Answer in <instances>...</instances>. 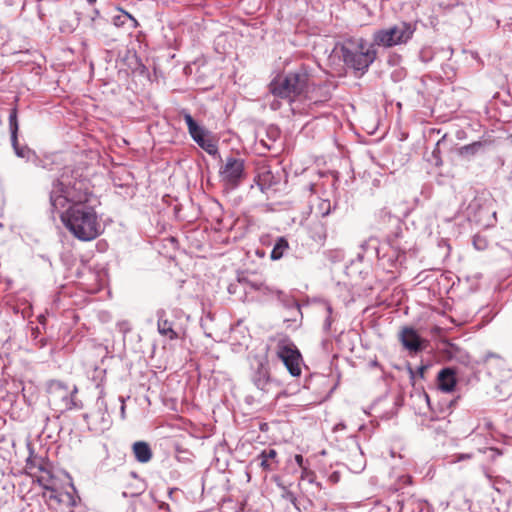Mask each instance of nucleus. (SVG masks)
Segmentation results:
<instances>
[{"label":"nucleus","instance_id":"1","mask_svg":"<svg viewBox=\"0 0 512 512\" xmlns=\"http://www.w3.org/2000/svg\"><path fill=\"white\" fill-rule=\"evenodd\" d=\"M86 179L64 172L52 184L50 204L67 230L80 241H92L103 231Z\"/></svg>","mask_w":512,"mask_h":512},{"label":"nucleus","instance_id":"2","mask_svg":"<svg viewBox=\"0 0 512 512\" xmlns=\"http://www.w3.org/2000/svg\"><path fill=\"white\" fill-rule=\"evenodd\" d=\"M309 82V68L301 65L284 76L276 77L271 81L269 87L272 95L284 99L292 114L295 115L306 112L304 106L297 104L298 99L308 100L310 104L323 103L330 99L329 89L326 85L309 90Z\"/></svg>","mask_w":512,"mask_h":512},{"label":"nucleus","instance_id":"3","mask_svg":"<svg viewBox=\"0 0 512 512\" xmlns=\"http://www.w3.org/2000/svg\"><path fill=\"white\" fill-rule=\"evenodd\" d=\"M344 63L355 71L364 74L377 57L375 45L363 38H351L341 46Z\"/></svg>","mask_w":512,"mask_h":512},{"label":"nucleus","instance_id":"4","mask_svg":"<svg viewBox=\"0 0 512 512\" xmlns=\"http://www.w3.org/2000/svg\"><path fill=\"white\" fill-rule=\"evenodd\" d=\"M416 31V25L409 22H400L389 27L377 29L373 32V45L391 48L407 44Z\"/></svg>","mask_w":512,"mask_h":512},{"label":"nucleus","instance_id":"5","mask_svg":"<svg viewBox=\"0 0 512 512\" xmlns=\"http://www.w3.org/2000/svg\"><path fill=\"white\" fill-rule=\"evenodd\" d=\"M77 387L69 389L60 381H52L48 387L49 401L59 411L80 409L81 403L76 399Z\"/></svg>","mask_w":512,"mask_h":512},{"label":"nucleus","instance_id":"6","mask_svg":"<svg viewBox=\"0 0 512 512\" xmlns=\"http://www.w3.org/2000/svg\"><path fill=\"white\" fill-rule=\"evenodd\" d=\"M276 354L292 376L297 377L301 374V354L288 337H282L278 340Z\"/></svg>","mask_w":512,"mask_h":512},{"label":"nucleus","instance_id":"7","mask_svg":"<svg viewBox=\"0 0 512 512\" xmlns=\"http://www.w3.org/2000/svg\"><path fill=\"white\" fill-rule=\"evenodd\" d=\"M251 381L255 387L263 393H270L278 382L270 375L269 364L265 358H256V366L252 368Z\"/></svg>","mask_w":512,"mask_h":512},{"label":"nucleus","instance_id":"8","mask_svg":"<svg viewBox=\"0 0 512 512\" xmlns=\"http://www.w3.org/2000/svg\"><path fill=\"white\" fill-rule=\"evenodd\" d=\"M220 177L231 187H237L245 177V161L242 158L229 156L220 168Z\"/></svg>","mask_w":512,"mask_h":512},{"label":"nucleus","instance_id":"9","mask_svg":"<svg viewBox=\"0 0 512 512\" xmlns=\"http://www.w3.org/2000/svg\"><path fill=\"white\" fill-rule=\"evenodd\" d=\"M9 129L11 133V143L15 154L27 160H30L31 157L35 156V153L27 146H20L18 143V119H17V109L13 108L9 113Z\"/></svg>","mask_w":512,"mask_h":512},{"label":"nucleus","instance_id":"10","mask_svg":"<svg viewBox=\"0 0 512 512\" xmlns=\"http://www.w3.org/2000/svg\"><path fill=\"white\" fill-rule=\"evenodd\" d=\"M399 339L409 352L417 353L423 349V340L417 331L411 327H404L400 332Z\"/></svg>","mask_w":512,"mask_h":512},{"label":"nucleus","instance_id":"11","mask_svg":"<svg viewBox=\"0 0 512 512\" xmlns=\"http://www.w3.org/2000/svg\"><path fill=\"white\" fill-rule=\"evenodd\" d=\"M252 463H257L265 472H274L279 466L278 452L273 448L264 449L257 455Z\"/></svg>","mask_w":512,"mask_h":512},{"label":"nucleus","instance_id":"12","mask_svg":"<svg viewBox=\"0 0 512 512\" xmlns=\"http://www.w3.org/2000/svg\"><path fill=\"white\" fill-rule=\"evenodd\" d=\"M157 330L160 335L167 337L169 340L178 339V333L173 328V323L168 320L166 311L159 309L156 312Z\"/></svg>","mask_w":512,"mask_h":512},{"label":"nucleus","instance_id":"13","mask_svg":"<svg viewBox=\"0 0 512 512\" xmlns=\"http://www.w3.org/2000/svg\"><path fill=\"white\" fill-rule=\"evenodd\" d=\"M438 387L441 391L452 392L456 386V375L452 368H443L437 376Z\"/></svg>","mask_w":512,"mask_h":512},{"label":"nucleus","instance_id":"14","mask_svg":"<svg viewBox=\"0 0 512 512\" xmlns=\"http://www.w3.org/2000/svg\"><path fill=\"white\" fill-rule=\"evenodd\" d=\"M32 477L35 478L37 483L43 488H51V485L57 483V479L52 471V465L49 461H46V465L41 467L39 474L33 475Z\"/></svg>","mask_w":512,"mask_h":512},{"label":"nucleus","instance_id":"15","mask_svg":"<svg viewBox=\"0 0 512 512\" xmlns=\"http://www.w3.org/2000/svg\"><path fill=\"white\" fill-rule=\"evenodd\" d=\"M132 451L135 459L139 463H148L153 457L152 449L145 441H137L133 443Z\"/></svg>","mask_w":512,"mask_h":512},{"label":"nucleus","instance_id":"16","mask_svg":"<svg viewBox=\"0 0 512 512\" xmlns=\"http://www.w3.org/2000/svg\"><path fill=\"white\" fill-rule=\"evenodd\" d=\"M193 140L209 155L217 156L219 154L217 142L212 137L210 131L204 133V135L197 136Z\"/></svg>","mask_w":512,"mask_h":512},{"label":"nucleus","instance_id":"17","mask_svg":"<svg viewBox=\"0 0 512 512\" xmlns=\"http://www.w3.org/2000/svg\"><path fill=\"white\" fill-rule=\"evenodd\" d=\"M193 140L209 155L217 156L219 154L217 142L212 137L210 131L204 133V135L197 136Z\"/></svg>","mask_w":512,"mask_h":512},{"label":"nucleus","instance_id":"18","mask_svg":"<svg viewBox=\"0 0 512 512\" xmlns=\"http://www.w3.org/2000/svg\"><path fill=\"white\" fill-rule=\"evenodd\" d=\"M289 248H290L289 242L285 237H283V236L277 237L275 240V243L273 245L271 254H270L271 260H273V261L280 260L287 253Z\"/></svg>","mask_w":512,"mask_h":512},{"label":"nucleus","instance_id":"19","mask_svg":"<svg viewBox=\"0 0 512 512\" xmlns=\"http://www.w3.org/2000/svg\"><path fill=\"white\" fill-rule=\"evenodd\" d=\"M182 115L192 139H196L197 136L204 135V133L208 132L203 126L197 124L189 112L182 111Z\"/></svg>","mask_w":512,"mask_h":512},{"label":"nucleus","instance_id":"20","mask_svg":"<svg viewBox=\"0 0 512 512\" xmlns=\"http://www.w3.org/2000/svg\"><path fill=\"white\" fill-rule=\"evenodd\" d=\"M46 461L47 460L45 458H43L41 456L33 455L31 453L30 456L26 460V465H25L26 472L31 477L33 475L39 474V472H41V467H43V465H46Z\"/></svg>","mask_w":512,"mask_h":512},{"label":"nucleus","instance_id":"21","mask_svg":"<svg viewBox=\"0 0 512 512\" xmlns=\"http://www.w3.org/2000/svg\"><path fill=\"white\" fill-rule=\"evenodd\" d=\"M239 285L243 288L245 292V300H254L256 297L254 295H251L249 298V294H252L253 292H257L258 289L261 288L262 281H253L248 280L245 278L239 279Z\"/></svg>","mask_w":512,"mask_h":512},{"label":"nucleus","instance_id":"22","mask_svg":"<svg viewBox=\"0 0 512 512\" xmlns=\"http://www.w3.org/2000/svg\"><path fill=\"white\" fill-rule=\"evenodd\" d=\"M257 293L261 296L270 297V296H276L277 299L283 303L286 302L287 295L274 287H271L264 282L261 283V288L258 289Z\"/></svg>","mask_w":512,"mask_h":512},{"label":"nucleus","instance_id":"23","mask_svg":"<svg viewBox=\"0 0 512 512\" xmlns=\"http://www.w3.org/2000/svg\"><path fill=\"white\" fill-rule=\"evenodd\" d=\"M75 493L76 489L73 485H71V491H65L61 493L59 504L75 507L80 501V498Z\"/></svg>","mask_w":512,"mask_h":512},{"label":"nucleus","instance_id":"24","mask_svg":"<svg viewBox=\"0 0 512 512\" xmlns=\"http://www.w3.org/2000/svg\"><path fill=\"white\" fill-rule=\"evenodd\" d=\"M313 209L317 216L326 217L331 212V202L327 199H317V203Z\"/></svg>","mask_w":512,"mask_h":512},{"label":"nucleus","instance_id":"25","mask_svg":"<svg viewBox=\"0 0 512 512\" xmlns=\"http://www.w3.org/2000/svg\"><path fill=\"white\" fill-rule=\"evenodd\" d=\"M45 489V492H44V496L50 500V501H55L56 503L59 504V499L61 498V491H58L57 489V483H55L54 485H51V488H44Z\"/></svg>","mask_w":512,"mask_h":512},{"label":"nucleus","instance_id":"26","mask_svg":"<svg viewBox=\"0 0 512 512\" xmlns=\"http://www.w3.org/2000/svg\"><path fill=\"white\" fill-rule=\"evenodd\" d=\"M473 246L476 250L478 251H483L485 249H487L488 247V240L485 236L483 235H480V234H476L474 237H473Z\"/></svg>","mask_w":512,"mask_h":512},{"label":"nucleus","instance_id":"27","mask_svg":"<svg viewBox=\"0 0 512 512\" xmlns=\"http://www.w3.org/2000/svg\"><path fill=\"white\" fill-rule=\"evenodd\" d=\"M127 18H131V14L124 10H121V14L113 17V24L117 27L124 26L126 21L128 20Z\"/></svg>","mask_w":512,"mask_h":512},{"label":"nucleus","instance_id":"28","mask_svg":"<svg viewBox=\"0 0 512 512\" xmlns=\"http://www.w3.org/2000/svg\"><path fill=\"white\" fill-rule=\"evenodd\" d=\"M326 312H327V317L325 319V322H324V328L326 330H329L330 327H331V324H332V318H331V315H332V312H333V309L331 307L330 304H326Z\"/></svg>","mask_w":512,"mask_h":512},{"label":"nucleus","instance_id":"29","mask_svg":"<svg viewBox=\"0 0 512 512\" xmlns=\"http://www.w3.org/2000/svg\"><path fill=\"white\" fill-rule=\"evenodd\" d=\"M281 100V98L274 96V99L269 104L270 108L274 111L279 110L282 106Z\"/></svg>","mask_w":512,"mask_h":512},{"label":"nucleus","instance_id":"30","mask_svg":"<svg viewBox=\"0 0 512 512\" xmlns=\"http://www.w3.org/2000/svg\"><path fill=\"white\" fill-rule=\"evenodd\" d=\"M478 144L475 143L473 145H466V146H463L461 147L460 149V153L461 154H465V153H473L474 152V149L475 147L477 146Z\"/></svg>","mask_w":512,"mask_h":512},{"label":"nucleus","instance_id":"31","mask_svg":"<svg viewBox=\"0 0 512 512\" xmlns=\"http://www.w3.org/2000/svg\"><path fill=\"white\" fill-rule=\"evenodd\" d=\"M295 461H296V463L298 464V466H299L303 471H306V470H307L306 466L304 465V458H303V456H302V455H299V454H298V455H296V456H295Z\"/></svg>","mask_w":512,"mask_h":512},{"label":"nucleus","instance_id":"32","mask_svg":"<svg viewBox=\"0 0 512 512\" xmlns=\"http://www.w3.org/2000/svg\"><path fill=\"white\" fill-rule=\"evenodd\" d=\"M491 358H496V359H501V356L496 354V353H493V352H487L484 356H483V361L484 362H488L489 359Z\"/></svg>","mask_w":512,"mask_h":512},{"label":"nucleus","instance_id":"33","mask_svg":"<svg viewBox=\"0 0 512 512\" xmlns=\"http://www.w3.org/2000/svg\"><path fill=\"white\" fill-rule=\"evenodd\" d=\"M470 458H471L470 454H458L456 456V460L455 461H462V460H466V459H470Z\"/></svg>","mask_w":512,"mask_h":512},{"label":"nucleus","instance_id":"34","mask_svg":"<svg viewBox=\"0 0 512 512\" xmlns=\"http://www.w3.org/2000/svg\"><path fill=\"white\" fill-rule=\"evenodd\" d=\"M119 400L121 401V417L124 419V418H125V403H124V398L121 396V397H119Z\"/></svg>","mask_w":512,"mask_h":512},{"label":"nucleus","instance_id":"35","mask_svg":"<svg viewBox=\"0 0 512 512\" xmlns=\"http://www.w3.org/2000/svg\"><path fill=\"white\" fill-rule=\"evenodd\" d=\"M128 20H130L132 22V27L133 28H137L138 26V21L131 15V18H127Z\"/></svg>","mask_w":512,"mask_h":512},{"label":"nucleus","instance_id":"36","mask_svg":"<svg viewBox=\"0 0 512 512\" xmlns=\"http://www.w3.org/2000/svg\"><path fill=\"white\" fill-rule=\"evenodd\" d=\"M268 238H269V236H268V235H266V236H262V237H261V242H262V244H264V245L269 244V243H268V241H267V240H268Z\"/></svg>","mask_w":512,"mask_h":512},{"label":"nucleus","instance_id":"37","mask_svg":"<svg viewBox=\"0 0 512 512\" xmlns=\"http://www.w3.org/2000/svg\"><path fill=\"white\" fill-rule=\"evenodd\" d=\"M232 289H234V285H230V286H229V289H228V290H229V292H230V293H233V292H234V290H232Z\"/></svg>","mask_w":512,"mask_h":512},{"label":"nucleus","instance_id":"38","mask_svg":"<svg viewBox=\"0 0 512 512\" xmlns=\"http://www.w3.org/2000/svg\"><path fill=\"white\" fill-rule=\"evenodd\" d=\"M96 1H97V0H87V2H88L89 4H93V3H95Z\"/></svg>","mask_w":512,"mask_h":512},{"label":"nucleus","instance_id":"39","mask_svg":"<svg viewBox=\"0 0 512 512\" xmlns=\"http://www.w3.org/2000/svg\"><path fill=\"white\" fill-rule=\"evenodd\" d=\"M102 421H104L106 425H108V424H109V421H108V420H105V418H104V417H102Z\"/></svg>","mask_w":512,"mask_h":512}]
</instances>
